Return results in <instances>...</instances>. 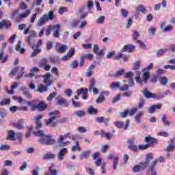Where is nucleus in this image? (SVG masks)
I'll list each match as a JSON object with an SVG mask.
<instances>
[{
    "instance_id": "nucleus-1",
    "label": "nucleus",
    "mask_w": 175,
    "mask_h": 175,
    "mask_svg": "<svg viewBox=\"0 0 175 175\" xmlns=\"http://www.w3.org/2000/svg\"><path fill=\"white\" fill-rule=\"evenodd\" d=\"M152 159H154V156L152 154V153L147 154L145 158V162L141 161L139 162V165H136L133 167V173H139L142 170L148 169V167H150V163Z\"/></svg>"
},
{
    "instance_id": "nucleus-2",
    "label": "nucleus",
    "mask_w": 175,
    "mask_h": 175,
    "mask_svg": "<svg viewBox=\"0 0 175 175\" xmlns=\"http://www.w3.org/2000/svg\"><path fill=\"white\" fill-rule=\"evenodd\" d=\"M55 16L54 15V12L49 11L48 14L42 15L36 22L37 27H42L43 24H46L47 21H52L54 20Z\"/></svg>"
},
{
    "instance_id": "nucleus-3",
    "label": "nucleus",
    "mask_w": 175,
    "mask_h": 175,
    "mask_svg": "<svg viewBox=\"0 0 175 175\" xmlns=\"http://www.w3.org/2000/svg\"><path fill=\"white\" fill-rule=\"evenodd\" d=\"M59 24H56L53 25H49L46 29V35L47 36L51 35V31H53V36L55 38H59Z\"/></svg>"
},
{
    "instance_id": "nucleus-4",
    "label": "nucleus",
    "mask_w": 175,
    "mask_h": 175,
    "mask_svg": "<svg viewBox=\"0 0 175 175\" xmlns=\"http://www.w3.org/2000/svg\"><path fill=\"white\" fill-rule=\"evenodd\" d=\"M38 142L40 144L53 146V144H55V139H53L51 135H45L38 139Z\"/></svg>"
},
{
    "instance_id": "nucleus-5",
    "label": "nucleus",
    "mask_w": 175,
    "mask_h": 175,
    "mask_svg": "<svg viewBox=\"0 0 175 175\" xmlns=\"http://www.w3.org/2000/svg\"><path fill=\"white\" fill-rule=\"evenodd\" d=\"M143 94L147 99H162L165 95L163 94H155L151 93L148 91V89H145L143 92Z\"/></svg>"
},
{
    "instance_id": "nucleus-6",
    "label": "nucleus",
    "mask_w": 175,
    "mask_h": 175,
    "mask_svg": "<svg viewBox=\"0 0 175 175\" xmlns=\"http://www.w3.org/2000/svg\"><path fill=\"white\" fill-rule=\"evenodd\" d=\"M142 79L138 76L136 77V81L139 84H147V83H148V80L150 79V72L142 71Z\"/></svg>"
},
{
    "instance_id": "nucleus-7",
    "label": "nucleus",
    "mask_w": 175,
    "mask_h": 175,
    "mask_svg": "<svg viewBox=\"0 0 175 175\" xmlns=\"http://www.w3.org/2000/svg\"><path fill=\"white\" fill-rule=\"evenodd\" d=\"M158 161H159L160 162H165V161H166V159L163 157H159L158 159H156L155 160L152 161L150 166V171L152 172V175H157L155 167H157Z\"/></svg>"
},
{
    "instance_id": "nucleus-8",
    "label": "nucleus",
    "mask_w": 175,
    "mask_h": 175,
    "mask_svg": "<svg viewBox=\"0 0 175 175\" xmlns=\"http://www.w3.org/2000/svg\"><path fill=\"white\" fill-rule=\"evenodd\" d=\"M140 12H142L144 14H146L147 9L144 8V5H139L135 8V12L134 14L135 20H137V18H139V14H140Z\"/></svg>"
},
{
    "instance_id": "nucleus-9",
    "label": "nucleus",
    "mask_w": 175,
    "mask_h": 175,
    "mask_svg": "<svg viewBox=\"0 0 175 175\" xmlns=\"http://www.w3.org/2000/svg\"><path fill=\"white\" fill-rule=\"evenodd\" d=\"M36 36H38V35L36 34V32H35L33 31H31L29 33V36L26 39V42H27L29 44V46H31V47H32L33 50L35 49V44H33V43L32 42V38H36Z\"/></svg>"
},
{
    "instance_id": "nucleus-10",
    "label": "nucleus",
    "mask_w": 175,
    "mask_h": 175,
    "mask_svg": "<svg viewBox=\"0 0 175 175\" xmlns=\"http://www.w3.org/2000/svg\"><path fill=\"white\" fill-rule=\"evenodd\" d=\"M135 138L129 139L127 140V144H129L128 148L133 152H137V146L135 144Z\"/></svg>"
},
{
    "instance_id": "nucleus-11",
    "label": "nucleus",
    "mask_w": 175,
    "mask_h": 175,
    "mask_svg": "<svg viewBox=\"0 0 175 175\" xmlns=\"http://www.w3.org/2000/svg\"><path fill=\"white\" fill-rule=\"evenodd\" d=\"M93 53L96 54L97 59H100V57L105 55V51H99V46H98V44L94 45V47L93 49Z\"/></svg>"
},
{
    "instance_id": "nucleus-12",
    "label": "nucleus",
    "mask_w": 175,
    "mask_h": 175,
    "mask_svg": "<svg viewBox=\"0 0 175 175\" xmlns=\"http://www.w3.org/2000/svg\"><path fill=\"white\" fill-rule=\"evenodd\" d=\"M66 135H61L57 140V147H65L66 146Z\"/></svg>"
},
{
    "instance_id": "nucleus-13",
    "label": "nucleus",
    "mask_w": 175,
    "mask_h": 175,
    "mask_svg": "<svg viewBox=\"0 0 175 175\" xmlns=\"http://www.w3.org/2000/svg\"><path fill=\"white\" fill-rule=\"evenodd\" d=\"M96 86V81H95V79L92 78L90 81V85L89 87V91H93V94L94 95H98L99 91L98 90V88H95Z\"/></svg>"
},
{
    "instance_id": "nucleus-14",
    "label": "nucleus",
    "mask_w": 175,
    "mask_h": 175,
    "mask_svg": "<svg viewBox=\"0 0 175 175\" xmlns=\"http://www.w3.org/2000/svg\"><path fill=\"white\" fill-rule=\"evenodd\" d=\"M82 94V98L83 100H87L88 99V89L86 88L85 90L84 88L79 89L77 91V95L80 96Z\"/></svg>"
},
{
    "instance_id": "nucleus-15",
    "label": "nucleus",
    "mask_w": 175,
    "mask_h": 175,
    "mask_svg": "<svg viewBox=\"0 0 175 175\" xmlns=\"http://www.w3.org/2000/svg\"><path fill=\"white\" fill-rule=\"evenodd\" d=\"M41 77H43V83L44 84H47V85H51V84H53L54 83V81H51V74L50 73L42 75Z\"/></svg>"
},
{
    "instance_id": "nucleus-16",
    "label": "nucleus",
    "mask_w": 175,
    "mask_h": 175,
    "mask_svg": "<svg viewBox=\"0 0 175 175\" xmlns=\"http://www.w3.org/2000/svg\"><path fill=\"white\" fill-rule=\"evenodd\" d=\"M58 118V116H53L52 118H50L49 119L46 120V124L48 126H51V128H54V126H57V123L54 122L55 120Z\"/></svg>"
},
{
    "instance_id": "nucleus-17",
    "label": "nucleus",
    "mask_w": 175,
    "mask_h": 175,
    "mask_svg": "<svg viewBox=\"0 0 175 175\" xmlns=\"http://www.w3.org/2000/svg\"><path fill=\"white\" fill-rule=\"evenodd\" d=\"M38 66L40 68H43L44 70L49 71L50 70V65L47 64V60L46 59H42L39 63Z\"/></svg>"
},
{
    "instance_id": "nucleus-18",
    "label": "nucleus",
    "mask_w": 175,
    "mask_h": 175,
    "mask_svg": "<svg viewBox=\"0 0 175 175\" xmlns=\"http://www.w3.org/2000/svg\"><path fill=\"white\" fill-rule=\"evenodd\" d=\"M27 105H28V106H30V110L31 111H35V110H36V109H38V100H33L32 101H27Z\"/></svg>"
},
{
    "instance_id": "nucleus-19",
    "label": "nucleus",
    "mask_w": 175,
    "mask_h": 175,
    "mask_svg": "<svg viewBox=\"0 0 175 175\" xmlns=\"http://www.w3.org/2000/svg\"><path fill=\"white\" fill-rule=\"evenodd\" d=\"M3 27L5 28V29H10V27H12L10 21L3 20L0 21V29H2Z\"/></svg>"
},
{
    "instance_id": "nucleus-20",
    "label": "nucleus",
    "mask_w": 175,
    "mask_h": 175,
    "mask_svg": "<svg viewBox=\"0 0 175 175\" xmlns=\"http://www.w3.org/2000/svg\"><path fill=\"white\" fill-rule=\"evenodd\" d=\"M55 50L59 53H64V51L66 50V45H64L61 43H56L55 45Z\"/></svg>"
},
{
    "instance_id": "nucleus-21",
    "label": "nucleus",
    "mask_w": 175,
    "mask_h": 175,
    "mask_svg": "<svg viewBox=\"0 0 175 175\" xmlns=\"http://www.w3.org/2000/svg\"><path fill=\"white\" fill-rule=\"evenodd\" d=\"M145 142L147 143L146 144L150 146L151 144H157V143H158V139L153 137L148 136L145 138Z\"/></svg>"
},
{
    "instance_id": "nucleus-22",
    "label": "nucleus",
    "mask_w": 175,
    "mask_h": 175,
    "mask_svg": "<svg viewBox=\"0 0 175 175\" xmlns=\"http://www.w3.org/2000/svg\"><path fill=\"white\" fill-rule=\"evenodd\" d=\"M21 91L22 92L23 95L25 96L27 99H31L32 98V94L29 93V90L27 89L25 87H22L21 88Z\"/></svg>"
},
{
    "instance_id": "nucleus-23",
    "label": "nucleus",
    "mask_w": 175,
    "mask_h": 175,
    "mask_svg": "<svg viewBox=\"0 0 175 175\" xmlns=\"http://www.w3.org/2000/svg\"><path fill=\"white\" fill-rule=\"evenodd\" d=\"M31 14V10H27L26 12L23 14H18L16 16V20H23V18H25L28 17Z\"/></svg>"
},
{
    "instance_id": "nucleus-24",
    "label": "nucleus",
    "mask_w": 175,
    "mask_h": 175,
    "mask_svg": "<svg viewBox=\"0 0 175 175\" xmlns=\"http://www.w3.org/2000/svg\"><path fill=\"white\" fill-rule=\"evenodd\" d=\"M135 50V45L131 44V45H126L124 46L122 50L121 53H125V51H128V53H132Z\"/></svg>"
},
{
    "instance_id": "nucleus-25",
    "label": "nucleus",
    "mask_w": 175,
    "mask_h": 175,
    "mask_svg": "<svg viewBox=\"0 0 175 175\" xmlns=\"http://www.w3.org/2000/svg\"><path fill=\"white\" fill-rule=\"evenodd\" d=\"M22 44L23 41L19 40L15 46L16 51H19L20 54H24V53H25V49L24 48H21Z\"/></svg>"
},
{
    "instance_id": "nucleus-26",
    "label": "nucleus",
    "mask_w": 175,
    "mask_h": 175,
    "mask_svg": "<svg viewBox=\"0 0 175 175\" xmlns=\"http://www.w3.org/2000/svg\"><path fill=\"white\" fill-rule=\"evenodd\" d=\"M65 154H66V148H63L58 152L57 159H59V161H62V159L65 156Z\"/></svg>"
},
{
    "instance_id": "nucleus-27",
    "label": "nucleus",
    "mask_w": 175,
    "mask_h": 175,
    "mask_svg": "<svg viewBox=\"0 0 175 175\" xmlns=\"http://www.w3.org/2000/svg\"><path fill=\"white\" fill-rule=\"evenodd\" d=\"M142 117H143V112L142 111L135 114L134 120L137 124H140V122H142Z\"/></svg>"
},
{
    "instance_id": "nucleus-28",
    "label": "nucleus",
    "mask_w": 175,
    "mask_h": 175,
    "mask_svg": "<svg viewBox=\"0 0 175 175\" xmlns=\"http://www.w3.org/2000/svg\"><path fill=\"white\" fill-rule=\"evenodd\" d=\"M14 126L17 129H23L24 128V120L23 119L19 120L16 123L14 124Z\"/></svg>"
},
{
    "instance_id": "nucleus-29",
    "label": "nucleus",
    "mask_w": 175,
    "mask_h": 175,
    "mask_svg": "<svg viewBox=\"0 0 175 175\" xmlns=\"http://www.w3.org/2000/svg\"><path fill=\"white\" fill-rule=\"evenodd\" d=\"M46 107H47L46 103H44L43 101H40L38 104L37 110L39 111H43L44 110H46Z\"/></svg>"
},
{
    "instance_id": "nucleus-30",
    "label": "nucleus",
    "mask_w": 175,
    "mask_h": 175,
    "mask_svg": "<svg viewBox=\"0 0 175 175\" xmlns=\"http://www.w3.org/2000/svg\"><path fill=\"white\" fill-rule=\"evenodd\" d=\"M75 53H76V49H75V48L73 47L70 48L67 52L66 59H68V58H72V57L75 55Z\"/></svg>"
},
{
    "instance_id": "nucleus-31",
    "label": "nucleus",
    "mask_w": 175,
    "mask_h": 175,
    "mask_svg": "<svg viewBox=\"0 0 175 175\" xmlns=\"http://www.w3.org/2000/svg\"><path fill=\"white\" fill-rule=\"evenodd\" d=\"M8 55H3V49H1L0 51V61H1L2 64H5L6 61H8Z\"/></svg>"
},
{
    "instance_id": "nucleus-32",
    "label": "nucleus",
    "mask_w": 175,
    "mask_h": 175,
    "mask_svg": "<svg viewBox=\"0 0 175 175\" xmlns=\"http://www.w3.org/2000/svg\"><path fill=\"white\" fill-rule=\"evenodd\" d=\"M14 135H15L14 131L13 130L10 131L8 132L7 140H12V142L16 140V138L14 137Z\"/></svg>"
},
{
    "instance_id": "nucleus-33",
    "label": "nucleus",
    "mask_w": 175,
    "mask_h": 175,
    "mask_svg": "<svg viewBox=\"0 0 175 175\" xmlns=\"http://www.w3.org/2000/svg\"><path fill=\"white\" fill-rule=\"evenodd\" d=\"M88 114H91V115L98 114V109L96 108H94V107L92 106H90L88 109Z\"/></svg>"
},
{
    "instance_id": "nucleus-34",
    "label": "nucleus",
    "mask_w": 175,
    "mask_h": 175,
    "mask_svg": "<svg viewBox=\"0 0 175 175\" xmlns=\"http://www.w3.org/2000/svg\"><path fill=\"white\" fill-rule=\"evenodd\" d=\"M81 151V148H80V145L79 144V141L75 142V145L72 146L71 148V151Z\"/></svg>"
},
{
    "instance_id": "nucleus-35",
    "label": "nucleus",
    "mask_w": 175,
    "mask_h": 175,
    "mask_svg": "<svg viewBox=\"0 0 175 175\" xmlns=\"http://www.w3.org/2000/svg\"><path fill=\"white\" fill-rule=\"evenodd\" d=\"M90 154H91V151H90V150H86V151L83 152L80 154V159H84L85 158H88L90 157Z\"/></svg>"
},
{
    "instance_id": "nucleus-36",
    "label": "nucleus",
    "mask_w": 175,
    "mask_h": 175,
    "mask_svg": "<svg viewBox=\"0 0 175 175\" xmlns=\"http://www.w3.org/2000/svg\"><path fill=\"white\" fill-rule=\"evenodd\" d=\"M175 150V144H169L165 149L164 151L165 152H170L172 151H174Z\"/></svg>"
},
{
    "instance_id": "nucleus-37",
    "label": "nucleus",
    "mask_w": 175,
    "mask_h": 175,
    "mask_svg": "<svg viewBox=\"0 0 175 175\" xmlns=\"http://www.w3.org/2000/svg\"><path fill=\"white\" fill-rule=\"evenodd\" d=\"M133 76H135V74H133V72L131 71L128 72H124L123 74L124 79H129V80L131 79H133Z\"/></svg>"
},
{
    "instance_id": "nucleus-38",
    "label": "nucleus",
    "mask_w": 175,
    "mask_h": 175,
    "mask_svg": "<svg viewBox=\"0 0 175 175\" xmlns=\"http://www.w3.org/2000/svg\"><path fill=\"white\" fill-rule=\"evenodd\" d=\"M161 121L165 126H169L170 124H172L169 120H167V118L165 116V115L162 116Z\"/></svg>"
},
{
    "instance_id": "nucleus-39",
    "label": "nucleus",
    "mask_w": 175,
    "mask_h": 175,
    "mask_svg": "<svg viewBox=\"0 0 175 175\" xmlns=\"http://www.w3.org/2000/svg\"><path fill=\"white\" fill-rule=\"evenodd\" d=\"M49 90V88L43 84H40L38 87V91L39 92H46Z\"/></svg>"
},
{
    "instance_id": "nucleus-40",
    "label": "nucleus",
    "mask_w": 175,
    "mask_h": 175,
    "mask_svg": "<svg viewBox=\"0 0 175 175\" xmlns=\"http://www.w3.org/2000/svg\"><path fill=\"white\" fill-rule=\"evenodd\" d=\"M114 125L115 126H116V128H118L119 129H122L125 124L124 123V122L116 121L114 122Z\"/></svg>"
},
{
    "instance_id": "nucleus-41",
    "label": "nucleus",
    "mask_w": 175,
    "mask_h": 175,
    "mask_svg": "<svg viewBox=\"0 0 175 175\" xmlns=\"http://www.w3.org/2000/svg\"><path fill=\"white\" fill-rule=\"evenodd\" d=\"M56 100L57 106H61L65 103V99L62 98V97H57Z\"/></svg>"
},
{
    "instance_id": "nucleus-42",
    "label": "nucleus",
    "mask_w": 175,
    "mask_h": 175,
    "mask_svg": "<svg viewBox=\"0 0 175 175\" xmlns=\"http://www.w3.org/2000/svg\"><path fill=\"white\" fill-rule=\"evenodd\" d=\"M117 165H118V156H114L113 161V167L114 170H117Z\"/></svg>"
},
{
    "instance_id": "nucleus-43",
    "label": "nucleus",
    "mask_w": 175,
    "mask_h": 175,
    "mask_svg": "<svg viewBox=\"0 0 175 175\" xmlns=\"http://www.w3.org/2000/svg\"><path fill=\"white\" fill-rule=\"evenodd\" d=\"M6 116V109H5V108H0V118H1V120H3V118H5Z\"/></svg>"
},
{
    "instance_id": "nucleus-44",
    "label": "nucleus",
    "mask_w": 175,
    "mask_h": 175,
    "mask_svg": "<svg viewBox=\"0 0 175 175\" xmlns=\"http://www.w3.org/2000/svg\"><path fill=\"white\" fill-rule=\"evenodd\" d=\"M49 172L51 175H58V171L54 169V164L49 167Z\"/></svg>"
},
{
    "instance_id": "nucleus-45",
    "label": "nucleus",
    "mask_w": 175,
    "mask_h": 175,
    "mask_svg": "<svg viewBox=\"0 0 175 175\" xmlns=\"http://www.w3.org/2000/svg\"><path fill=\"white\" fill-rule=\"evenodd\" d=\"M160 83L162 85H166L169 81L166 77H160Z\"/></svg>"
},
{
    "instance_id": "nucleus-46",
    "label": "nucleus",
    "mask_w": 175,
    "mask_h": 175,
    "mask_svg": "<svg viewBox=\"0 0 175 175\" xmlns=\"http://www.w3.org/2000/svg\"><path fill=\"white\" fill-rule=\"evenodd\" d=\"M124 72H125V70L124 69H120L118 71H116L114 74H113V77H118L120 76H122V75H124Z\"/></svg>"
},
{
    "instance_id": "nucleus-47",
    "label": "nucleus",
    "mask_w": 175,
    "mask_h": 175,
    "mask_svg": "<svg viewBox=\"0 0 175 175\" xmlns=\"http://www.w3.org/2000/svg\"><path fill=\"white\" fill-rule=\"evenodd\" d=\"M166 51H167V49H159V51H157L156 55H157V57H162V55H163V54H165V53H166Z\"/></svg>"
},
{
    "instance_id": "nucleus-48",
    "label": "nucleus",
    "mask_w": 175,
    "mask_h": 175,
    "mask_svg": "<svg viewBox=\"0 0 175 175\" xmlns=\"http://www.w3.org/2000/svg\"><path fill=\"white\" fill-rule=\"evenodd\" d=\"M120 13L123 17V18H126V17H128V14H129V12L127 10L122 8L120 10Z\"/></svg>"
},
{
    "instance_id": "nucleus-49",
    "label": "nucleus",
    "mask_w": 175,
    "mask_h": 175,
    "mask_svg": "<svg viewBox=\"0 0 175 175\" xmlns=\"http://www.w3.org/2000/svg\"><path fill=\"white\" fill-rule=\"evenodd\" d=\"M54 158H55V154L51 153H48L43 157V159H54Z\"/></svg>"
},
{
    "instance_id": "nucleus-50",
    "label": "nucleus",
    "mask_w": 175,
    "mask_h": 175,
    "mask_svg": "<svg viewBox=\"0 0 175 175\" xmlns=\"http://www.w3.org/2000/svg\"><path fill=\"white\" fill-rule=\"evenodd\" d=\"M103 102H105V96H103L100 93L98 98H96V103H102Z\"/></svg>"
},
{
    "instance_id": "nucleus-51",
    "label": "nucleus",
    "mask_w": 175,
    "mask_h": 175,
    "mask_svg": "<svg viewBox=\"0 0 175 175\" xmlns=\"http://www.w3.org/2000/svg\"><path fill=\"white\" fill-rule=\"evenodd\" d=\"M19 72H18V76L16 77V79L20 80L21 77H23V75H24V68L21 67Z\"/></svg>"
},
{
    "instance_id": "nucleus-52",
    "label": "nucleus",
    "mask_w": 175,
    "mask_h": 175,
    "mask_svg": "<svg viewBox=\"0 0 175 175\" xmlns=\"http://www.w3.org/2000/svg\"><path fill=\"white\" fill-rule=\"evenodd\" d=\"M121 87V83L120 82H114L111 84V88L114 90V88H120Z\"/></svg>"
},
{
    "instance_id": "nucleus-53",
    "label": "nucleus",
    "mask_w": 175,
    "mask_h": 175,
    "mask_svg": "<svg viewBox=\"0 0 175 175\" xmlns=\"http://www.w3.org/2000/svg\"><path fill=\"white\" fill-rule=\"evenodd\" d=\"M40 51H42V50L40 49L36 48L34 51L30 55L31 58H32L33 57H36V55H38V54H39V53H40Z\"/></svg>"
},
{
    "instance_id": "nucleus-54",
    "label": "nucleus",
    "mask_w": 175,
    "mask_h": 175,
    "mask_svg": "<svg viewBox=\"0 0 175 175\" xmlns=\"http://www.w3.org/2000/svg\"><path fill=\"white\" fill-rule=\"evenodd\" d=\"M34 136H38V137H43L44 136V133L43 131H38L37 132H33Z\"/></svg>"
},
{
    "instance_id": "nucleus-55",
    "label": "nucleus",
    "mask_w": 175,
    "mask_h": 175,
    "mask_svg": "<svg viewBox=\"0 0 175 175\" xmlns=\"http://www.w3.org/2000/svg\"><path fill=\"white\" fill-rule=\"evenodd\" d=\"M154 68V64L150 63L146 68L142 69V72H150Z\"/></svg>"
},
{
    "instance_id": "nucleus-56",
    "label": "nucleus",
    "mask_w": 175,
    "mask_h": 175,
    "mask_svg": "<svg viewBox=\"0 0 175 175\" xmlns=\"http://www.w3.org/2000/svg\"><path fill=\"white\" fill-rule=\"evenodd\" d=\"M141 62L137 60L135 63H134V66L133 68V70H139V68H140Z\"/></svg>"
},
{
    "instance_id": "nucleus-57",
    "label": "nucleus",
    "mask_w": 175,
    "mask_h": 175,
    "mask_svg": "<svg viewBox=\"0 0 175 175\" xmlns=\"http://www.w3.org/2000/svg\"><path fill=\"white\" fill-rule=\"evenodd\" d=\"M147 148H150L149 144H146L144 145H138V150H147Z\"/></svg>"
},
{
    "instance_id": "nucleus-58",
    "label": "nucleus",
    "mask_w": 175,
    "mask_h": 175,
    "mask_svg": "<svg viewBox=\"0 0 175 175\" xmlns=\"http://www.w3.org/2000/svg\"><path fill=\"white\" fill-rule=\"evenodd\" d=\"M18 70H19L18 67H15L14 68H12L10 73V76H16V73H17Z\"/></svg>"
},
{
    "instance_id": "nucleus-59",
    "label": "nucleus",
    "mask_w": 175,
    "mask_h": 175,
    "mask_svg": "<svg viewBox=\"0 0 175 175\" xmlns=\"http://www.w3.org/2000/svg\"><path fill=\"white\" fill-rule=\"evenodd\" d=\"M84 61H85V56L83 54L80 57V61H79V66H80V68L84 66Z\"/></svg>"
},
{
    "instance_id": "nucleus-60",
    "label": "nucleus",
    "mask_w": 175,
    "mask_h": 175,
    "mask_svg": "<svg viewBox=\"0 0 175 175\" xmlns=\"http://www.w3.org/2000/svg\"><path fill=\"white\" fill-rule=\"evenodd\" d=\"M85 114V112H84V111L83 110H79L75 111V115L77 116V117H84Z\"/></svg>"
},
{
    "instance_id": "nucleus-61",
    "label": "nucleus",
    "mask_w": 175,
    "mask_h": 175,
    "mask_svg": "<svg viewBox=\"0 0 175 175\" xmlns=\"http://www.w3.org/2000/svg\"><path fill=\"white\" fill-rule=\"evenodd\" d=\"M71 100H72V106H74V107H81V103H79V102L75 100L73 98H72Z\"/></svg>"
},
{
    "instance_id": "nucleus-62",
    "label": "nucleus",
    "mask_w": 175,
    "mask_h": 175,
    "mask_svg": "<svg viewBox=\"0 0 175 175\" xmlns=\"http://www.w3.org/2000/svg\"><path fill=\"white\" fill-rule=\"evenodd\" d=\"M71 66L72 69H77V68H79V62L77 60H74L72 62Z\"/></svg>"
},
{
    "instance_id": "nucleus-63",
    "label": "nucleus",
    "mask_w": 175,
    "mask_h": 175,
    "mask_svg": "<svg viewBox=\"0 0 175 175\" xmlns=\"http://www.w3.org/2000/svg\"><path fill=\"white\" fill-rule=\"evenodd\" d=\"M87 6L88 10H91V9L94 8V1H92V0L88 1L87 3Z\"/></svg>"
},
{
    "instance_id": "nucleus-64",
    "label": "nucleus",
    "mask_w": 175,
    "mask_h": 175,
    "mask_svg": "<svg viewBox=\"0 0 175 175\" xmlns=\"http://www.w3.org/2000/svg\"><path fill=\"white\" fill-rule=\"evenodd\" d=\"M86 172L90 175H95V171L92 168L86 167Z\"/></svg>"
}]
</instances>
